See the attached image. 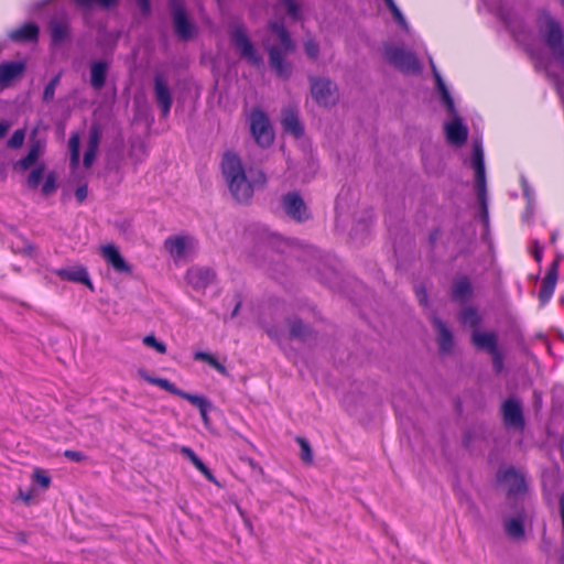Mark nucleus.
<instances>
[{
	"label": "nucleus",
	"mask_w": 564,
	"mask_h": 564,
	"mask_svg": "<svg viewBox=\"0 0 564 564\" xmlns=\"http://www.w3.org/2000/svg\"><path fill=\"white\" fill-rule=\"evenodd\" d=\"M220 169L231 196L238 203H248L254 191L267 184L264 172L258 166H246L235 152L224 153Z\"/></svg>",
	"instance_id": "nucleus-1"
},
{
	"label": "nucleus",
	"mask_w": 564,
	"mask_h": 564,
	"mask_svg": "<svg viewBox=\"0 0 564 564\" xmlns=\"http://www.w3.org/2000/svg\"><path fill=\"white\" fill-rule=\"evenodd\" d=\"M269 28L280 42L279 45L264 43L269 53V64L279 77L288 78L291 75L292 67L291 64L284 59V56L294 52L295 44L282 23L270 22Z\"/></svg>",
	"instance_id": "nucleus-2"
},
{
	"label": "nucleus",
	"mask_w": 564,
	"mask_h": 564,
	"mask_svg": "<svg viewBox=\"0 0 564 564\" xmlns=\"http://www.w3.org/2000/svg\"><path fill=\"white\" fill-rule=\"evenodd\" d=\"M538 28L554 61L564 70V31L562 26L547 12L542 11L538 17Z\"/></svg>",
	"instance_id": "nucleus-3"
},
{
	"label": "nucleus",
	"mask_w": 564,
	"mask_h": 564,
	"mask_svg": "<svg viewBox=\"0 0 564 564\" xmlns=\"http://www.w3.org/2000/svg\"><path fill=\"white\" fill-rule=\"evenodd\" d=\"M139 373L147 382L188 401L191 404L198 409L200 416L204 421L208 420V411L212 408V404L207 398L185 392L178 389L173 382H171L166 378L151 377L143 370H140Z\"/></svg>",
	"instance_id": "nucleus-4"
},
{
	"label": "nucleus",
	"mask_w": 564,
	"mask_h": 564,
	"mask_svg": "<svg viewBox=\"0 0 564 564\" xmlns=\"http://www.w3.org/2000/svg\"><path fill=\"white\" fill-rule=\"evenodd\" d=\"M471 167L475 172V191L484 221L488 220L487 184L484 150L481 143H474Z\"/></svg>",
	"instance_id": "nucleus-5"
},
{
	"label": "nucleus",
	"mask_w": 564,
	"mask_h": 564,
	"mask_svg": "<svg viewBox=\"0 0 564 564\" xmlns=\"http://www.w3.org/2000/svg\"><path fill=\"white\" fill-rule=\"evenodd\" d=\"M308 82L311 96L319 107L330 108L338 102L339 89L333 79L325 76H311Z\"/></svg>",
	"instance_id": "nucleus-6"
},
{
	"label": "nucleus",
	"mask_w": 564,
	"mask_h": 564,
	"mask_svg": "<svg viewBox=\"0 0 564 564\" xmlns=\"http://www.w3.org/2000/svg\"><path fill=\"white\" fill-rule=\"evenodd\" d=\"M383 55L389 64L403 73L414 74L419 73L421 69L420 62L415 54L401 46L386 44Z\"/></svg>",
	"instance_id": "nucleus-7"
},
{
	"label": "nucleus",
	"mask_w": 564,
	"mask_h": 564,
	"mask_svg": "<svg viewBox=\"0 0 564 564\" xmlns=\"http://www.w3.org/2000/svg\"><path fill=\"white\" fill-rule=\"evenodd\" d=\"M231 41L241 58L246 59L252 66H260L262 64V57L256 50L242 24L234 26Z\"/></svg>",
	"instance_id": "nucleus-8"
},
{
	"label": "nucleus",
	"mask_w": 564,
	"mask_h": 564,
	"mask_svg": "<svg viewBox=\"0 0 564 564\" xmlns=\"http://www.w3.org/2000/svg\"><path fill=\"white\" fill-rule=\"evenodd\" d=\"M45 163L40 162L30 171L26 177V186L31 189H36L40 186L41 180L44 177V182L41 187L43 196L48 197L54 194L57 189V175L54 171H50L44 175Z\"/></svg>",
	"instance_id": "nucleus-9"
},
{
	"label": "nucleus",
	"mask_w": 564,
	"mask_h": 564,
	"mask_svg": "<svg viewBox=\"0 0 564 564\" xmlns=\"http://www.w3.org/2000/svg\"><path fill=\"white\" fill-rule=\"evenodd\" d=\"M502 422L507 427L522 431L525 426L523 409L520 400L509 398L501 404Z\"/></svg>",
	"instance_id": "nucleus-10"
},
{
	"label": "nucleus",
	"mask_w": 564,
	"mask_h": 564,
	"mask_svg": "<svg viewBox=\"0 0 564 564\" xmlns=\"http://www.w3.org/2000/svg\"><path fill=\"white\" fill-rule=\"evenodd\" d=\"M249 126L252 137L259 141L260 139H273L272 127L267 115L259 110L253 109L249 115Z\"/></svg>",
	"instance_id": "nucleus-11"
},
{
	"label": "nucleus",
	"mask_w": 564,
	"mask_h": 564,
	"mask_svg": "<svg viewBox=\"0 0 564 564\" xmlns=\"http://www.w3.org/2000/svg\"><path fill=\"white\" fill-rule=\"evenodd\" d=\"M497 480L507 486L508 496H517L527 490L525 479L513 467L501 469L497 473Z\"/></svg>",
	"instance_id": "nucleus-12"
},
{
	"label": "nucleus",
	"mask_w": 564,
	"mask_h": 564,
	"mask_svg": "<svg viewBox=\"0 0 564 564\" xmlns=\"http://www.w3.org/2000/svg\"><path fill=\"white\" fill-rule=\"evenodd\" d=\"M172 18L175 33L182 40H189L195 34V26L189 21L182 4L174 2L172 6Z\"/></svg>",
	"instance_id": "nucleus-13"
},
{
	"label": "nucleus",
	"mask_w": 564,
	"mask_h": 564,
	"mask_svg": "<svg viewBox=\"0 0 564 564\" xmlns=\"http://www.w3.org/2000/svg\"><path fill=\"white\" fill-rule=\"evenodd\" d=\"M560 261L554 259L549 265L545 276L542 280L541 288L539 291V301L541 306H545L553 296L557 276H558Z\"/></svg>",
	"instance_id": "nucleus-14"
},
{
	"label": "nucleus",
	"mask_w": 564,
	"mask_h": 564,
	"mask_svg": "<svg viewBox=\"0 0 564 564\" xmlns=\"http://www.w3.org/2000/svg\"><path fill=\"white\" fill-rule=\"evenodd\" d=\"M283 208L286 215L296 221L302 223L310 218L307 207L296 192L288 193L283 196Z\"/></svg>",
	"instance_id": "nucleus-15"
},
{
	"label": "nucleus",
	"mask_w": 564,
	"mask_h": 564,
	"mask_svg": "<svg viewBox=\"0 0 564 564\" xmlns=\"http://www.w3.org/2000/svg\"><path fill=\"white\" fill-rule=\"evenodd\" d=\"M216 279V272L208 267H192L186 272V280L195 290H205Z\"/></svg>",
	"instance_id": "nucleus-16"
},
{
	"label": "nucleus",
	"mask_w": 564,
	"mask_h": 564,
	"mask_svg": "<svg viewBox=\"0 0 564 564\" xmlns=\"http://www.w3.org/2000/svg\"><path fill=\"white\" fill-rule=\"evenodd\" d=\"M195 240L191 236H182L175 235L170 236L164 240V248L169 252V254L175 259L180 260L185 257L187 248L194 247Z\"/></svg>",
	"instance_id": "nucleus-17"
},
{
	"label": "nucleus",
	"mask_w": 564,
	"mask_h": 564,
	"mask_svg": "<svg viewBox=\"0 0 564 564\" xmlns=\"http://www.w3.org/2000/svg\"><path fill=\"white\" fill-rule=\"evenodd\" d=\"M154 98L162 115L165 117L170 112L172 105V94L169 88L166 79L162 75H156L154 78Z\"/></svg>",
	"instance_id": "nucleus-18"
},
{
	"label": "nucleus",
	"mask_w": 564,
	"mask_h": 564,
	"mask_svg": "<svg viewBox=\"0 0 564 564\" xmlns=\"http://www.w3.org/2000/svg\"><path fill=\"white\" fill-rule=\"evenodd\" d=\"M25 63L22 61L4 62L0 64V86L9 87L13 80L20 78L25 70Z\"/></svg>",
	"instance_id": "nucleus-19"
},
{
	"label": "nucleus",
	"mask_w": 564,
	"mask_h": 564,
	"mask_svg": "<svg viewBox=\"0 0 564 564\" xmlns=\"http://www.w3.org/2000/svg\"><path fill=\"white\" fill-rule=\"evenodd\" d=\"M432 324L437 332V344L442 354H448L454 346V338L452 332L447 328L446 324L436 315L431 317Z\"/></svg>",
	"instance_id": "nucleus-20"
},
{
	"label": "nucleus",
	"mask_w": 564,
	"mask_h": 564,
	"mask_svg": "<svg viewBox=\"0 0 564 564\" xmlns=\"http://www.w3.org/2000/svg\"><path fill=\"white\" fill-rule=\"evenodd\" d=\"M48 29L54 44H61L69 37V20L65 14L53 17Z\"/></svg>",
	"instance_id": "nucleus-21"
},
{
	"label": "nucleus",
	"mask_w": 564,
	"mask_h": 564,
	"mask_svg": "<svg viewBox=\"0 0 564 564\" xmlns=\"http://www.w3.org/2000/svg\"><path fill=\"white\" fill-rule=\"evenodd\" d=\"M44 153L43 143H32L28 153L13 163V170L17 172H25L39 164L40 156Z\"/></svg>",
	"instance_id": "nucleus-22"
},
{
	"label": "nucleus",
	"mask_w": 564,
	"mask_h": 564,
	"mask_svg": "<svg viewBox=\"0 0 564 564\" xmlns=\"http://www.w3.org/2000/svg\"><path fill=\"white\" fill-rule=\"evenodd\" d=\"M104 259L117 271L121 273H130L131 267L126 262L117 247L107 245L101 248Z\"/></svg>",
	"instance_id": "nucleus-23"
},
{
	"label": "nucleus",
	"mask_w": 564,
	"mask_h": 564,
	"mask_svg": "<svg viewBox=\"0 0 564 564\" xmlns=\"http://www.w3.org/2000/svg\"><path fill=\"white\" fill-rule=\"evenodd\" d=\"M473 345L480 350H486L488 354L497 351L498 348V335L495 332H478L474 330L471 334Z\"/></svg>",
	"instance_id": "nucleus-24"
},
{
	"label": "nucleus",
	"mask_w": 564,
	"mask_h": 564,
	"mask_svg": "<svg viewBox=\"0 0 564 564\" xmlns=\"http://www.w3.org/2000/svg\"><path fill=\"white\" fill-rule=\"evenodd\" d=\"M54 273L64 281L82 283L89 286L90 289L93 288L89 274L86 268L82 265H77L70 269H57L54 271Z\"/></svg>",
	"instance_id": "nucleus-25"
},
{
	"label": "nucleus",
	"mask_w": 564,
	"mask_h": 564,
	"mask_svg": "<svg viewBox=\"0 0 564 564\" xmlns=\"http://www.w3.org/2000/svg\"><path fill=\"white\" fill-rule=\"evenodd\" d=\"M473 295V285L467 275L457 276L451 289V299L455 302H465Z\"/></svg>",
	"instance_id": "nucleus-26"
},
{
	"label": "nucleus",
	"mask_w": 564,
	"mask_h": 564,
	"mask_svg": "<svg viewBox=\"0 0 564 564\" xmlns=\"http://www.w3.org/2000/svg\"><path fill=\"white\" fill-rule=\"evenodd\" d=\"M453 119L445 124V132L448 141H466L468 137L467 127L462 122V120L455 115V111L452 113Z\"/></svg>",
	"instance_id": "nucleus-27"
},
{
	"label": "nucleus",
	"mask_w": 564,
	"mask_h": 564,
	"mask_svg": "<svg viewBox=\"0 0 564 564\" xmlns=\"http://www.w3.org/2000/svg\"><path fill=\"white\" fill-rule=\"evenodd\" d=\"M39 26L33 23H25L9 33V37L14 42H35L39 36Z\"/></svg>",
	"instance_id": "nucleus-28"
},
{
	"label": "nucleus",
	"mask_w": 564,
	"mask_h": 564,
	"mask_svg": "<svg viewBox=\"0 0 564 564\" xmlns=\"http://www.w3.org/2000/svg\"><path fill=\"white\" fill-rule=\"evenodd\" d=\"M181 454L186 457L193 466L202 473L206 479H208L212 482H216V478L214 474L210 471V469L203 463V460L195 454V452L186 446H183L181 448Z\"/></svg>",
	"instance_id": "nucleus-29"
},
{
	"label": "nucleus",
	"mask_w": 564,
	"mask_h": 564,
	"mask_svg": "<svg viewBox=\"0 0 564 564\" xmlns=\"http://www.w3.org/2000/svg\"><path fill=\"white\" fill-rule=\"evenodd\" d=\"M283 128L294 139H300L303 135V128L300 122L297 115L292 111H289L284 115L283 118Z\"/></svg>",
	"instance_id": "nucleus-30"
},
{
	"label": "nucleus",
	"mask_w": 564,
	"mask_h": 564,
	"mask_svg": "<svg viewBox=\"0 0 564 564\" xmlns=\"http://www.w3.org/2000/svg\"><path fill=\"white\" fill-rule=\"evenodd\" d=\"M108 65L105 62H96L90 67V83L96 89L104 87L106 82Z\"/></svg>",
	"instance_id": "nucleus-31"
},
{
	"label": "nucleus",
	"mask_w": 564,
	"mask_h": 564,
	"mask_svg": "<svg viewBox=\"0 0 564 564\" xmlns=\"http://www.w3.org/2000/svg\"><path fill=\"white\" fill-rule=\"evenodd\" d=\"M459 322L473 328H477L481 323V317L474 306H466L459 313Z\"/></svg>",
	"instance_id": "nucleus-32"
},
{
	"label": "nucleus",
	"mask_w": 564,
	"mask_h": 564,
	"mask_svg": "<svg viewBox=\"0 0 564 564\" xmlns=\"http://www.w3.org/2000/svg\"><path fill=\"white\" fill-rule=\"evenodd\" d=\"M433 73H434L436 86L441 94L442 100H443L444 105L446 106V108L448 109V111L453 113L454 112V100L451 97L449 91H448L443 78L441 77L440 73L435 69L434 66H433Z\"/></svg>",
	"instance_id": "nucleus-33"
},
{
	"label": "nucleus",
	"mask_w": 564,
	"mask_h": 564,
	"mask_svg": "<svg viewBox=\"0 0 564 564\" xmlns=\"http://www.w3.org/2000/svg\"><path fill=\"white\" fill-rule=\"evenodd\" d=\"M433 73H434L436 86L441 94L442 100H443L444 105L446 106V108L448 109V111L453 113L454 112V100L451 97L449 91H448L443 78L441 77L440 73L435 69L434 66H433Z\"/></svg>",
	"instance_id": "nucleus-34"
},
{
	"label": "nucleus",
	"mask_w": 564,
	"mask_h": 564,
	"mask_svg": "<svg viewBox=\"0 0 564 564\" xmlns=\"http://www.w3.org/2000/svg\"><path fill=\"white\" fill-rule=\"evenodd\" d=\"M194 359L198 361H204L207 365H209L212 368H214L216 371H218L223 376H228V371L226 367L220 364L212 354L206 351H196L194 354Z\"/></svg>",
	"instance_id": "nucleus-35"
},
{
	"label": "nucleus",
	"mask_w": 564,
	"mask_h": 564,
	"mask_svg": "<svg viewBox=\"0 0 564 564\" xmlns=\"http://www.w3.org/2000/svg\"><path fill=\"white\" fill-rule=\"evenodd\" d=\"M505 530L507 534L513 539L524 536V525L520 518H510L505 522Z\"/></svg>",
	"instance_id": "nucleus-36"
},
{
	"label": "nucleus",
	"mask_w": 564,
	"mask_h": 564,
	"mask_svg": "<svg viewBox=\"0 0 564 564\" xmlns=\"http://www.w3.org/2000/svg\"><path fill=\"white\" fill-rule=\"evenodd\" d=\"M279 6L284 8L288 15L294 21L302 19L301 3L297 0H280Z\"/></svg>",
	"instance_id": "nucleus-37"
},
{
	"label": "nucleus",
	"mask_w": 564,
	"mask_h": 564,
	"mask_svg": "<svg viewBox=\"0 0 564 564\" xmlns=\"http://www.w3.org/2000/svg\"><path fill=\"white\" fill-rule=\"evenodd\" d=\"M310 334L308 327L300 319L290 323V336L296 339H305Z\"/></svg>",
	"instance_id": "nucleus-38"
},
{
	"label": "nucleus",
	"mask_w": 564,
	"mask_h": 564,
	"mask_svg": "<svg viewBox=\"0 0 564 564\" xmlns=\"http://www.w3.org/2000/svg\"><path fill=\"white\" fill-rule=\"evenodd\" d=\"M296 443L300 445L301 448V459L305 464H312L313 463V452L311 448V445L308 441L304 437L297 436Z\"/></svg>",
	"instance_id": "nucleus-39"
},
{
	"label": "nucleus",
	"mask_w": 564,
	"mask_h": 564,
	"mask_svg": "<svg viewBox=\"0 0 564 564\" xmlns=\"http://www.w3.org/2000/svg\"><path fill=\"white\" fill-rule=\"evenodd\" d=\"M303 47H304V52L308 58H311L313 61L318 58L319 45L314 39H312V37L305 39Z\"/></svg>",
	"instance_id": "nucleus-40"
},
{
	"label": "nucleus",
	"mask_w": 564,
	"mask_h": 564,
	"mask_svg": "<svg viewBox=\"0 0 564 564\" xmlns=\"http://www.w3.org/2000/svg\"><path fill=\"white\" fill-rule=\"evenodd\" d=\"M98 144L99 143H88V148L84 153L83 160V164L86 169H89L93 165L97 155Z\"/></svg>",
	"instance_id": "nucleus-41"
},
{
	"label": "nucleus",
	"mask_w": 564,
	"mask_h": 564,
	"mask_svg": "<svg viewBox=\"0 0 564 564\" xmlns=\"http://www.w3.org/2000/svg\"><path fill=\"white\" fill-rule=\"evenodd\" d=\"M143 344L155 349L159 354L163 355L166 352V345L163 341L158 340L154 335H147L143 338Z\"/></svg>",
	"instance_id": "nucleus-42"
},
{
	"label": "nucleus",
	"mask_w": 564,
	"mask_h": 564,
	"mask_svg": "<svg viewBox=\"0 0 564 564\" xmlns=\"http://www.w3.org/2000/svg\"><path fill=\"white\" fill-rule=\"evenodd\" d=\"M80 143H69L70 169L75 171L79 165Z\"/></svg>",
	"instance_id": "nucleus-43"
},
{
	"label": "nucleus",
	"mask_w": 564,
	"mask_h": 564,
	"mask_svg": "<svg viewBox=\"0 0 564 564\" xmlns=\"http://www.w3.org/2000/svg\"><path fill=\"white\" fill-rule=\"evenodd\" d=\"M33 479L43 489H47L51 485V477L41 468H35L33 470Z\"/></svg>",
	"instance_id": "nucleus-44"
},
{
	"label": "nucleus",
	"mask_w": 564,
	"mask_h": 564,
	"mask_svg": "<svg viewBox=\"0 0 564 564\" xmlns=\"http://www.w3.org/2000/svg\"><path fill=\"white\" fill-rule=\"evenodd\" d=\"M61 75H56L45 87L43 93V100L48 102L52 101L54 98L55 89L57 85L59 84Z\"/></svg>",
	"instance_id": "nucleus-45"
},
{
	"label": "nucleus",
	"mask_w": 564,
	"mask_h": 564,
	"mask_svg": "<svg viewBox=\"0 0 564 564\" xmlns=\"http://www.w3.org/2000/svg\"><path fill=\"white\" fill-rule=\"evenodd\" d=\"M490 356H491V360H492L494 370L497 373H500L503 370V355H502V352L498 349L497 351L490 354Z\"/></svg>",
	"instance_id": "nucleus-46"
},
{
	"label": "nucleus",
	"mask_w": 564,
	"mask_h": 564,
	"mask_svg": "<svg viewBox=\"0 0 564 564\" xmlns=\"http://www.w3.org/2000/svg\"><path fill=\"white\" fill-rule=\"evenodd\" d=\"M63 455L75 463H80L87 459V456L80 451L66 449Z\"/></svg>",
	"instance_id": "nucleus-47"
},
{
	"label": "nucleus",
	"mask_w": 564,
	"mask_h": 564,
	"mask_svg": "<svg viewBox=\"0 0 564 564\" xmlns=\"http://www.w3.org/2000/svg\"><path fill=\"white\" fill-rule=\"evenodd\" d=\"M415 294H416L419 303L422 306H426L429 303L426 289L423 285H419L415 288Z\"/></svg>",
	"instance_id": "nucleus-48"
},
{
	"label": "nucleus",
	"mask_w": 564,
	"mask_h": 564,
	"mask_svg": "<svg viewBox=\"0 0 564 564\" xmlns=\"http://www.w3.org/2000/svg\"><path fill=\"white\" fill-rule=\"evenodd\" d=\"M394 17V19L398 21V23L404 29V30H408L409 26H408V23L403 17V14L401 13V11L399 10V8L394 4L392 6L391 8H389Z\"/></svg>",
	"instance_id": "nucleus-49"
},
{
	"label": "nucleus",
	"mask_w": 564,
	"mask_h": 564,
	"mask_svg": "<svg viewBox=\"0 0 564 564\" xmlns=\"http://www.w3.org/2000/svg\"><path fill=\"white\" fill-rule=\"evenodd\" d=\"M87 185H80L75 191L76 200L82 204L87 197Z\"/></svg>",
	"instance_id": "nucleus-50"
},
{
	"label": "nucleus",
	"mask_w": 564,
	"mask_h": 564,
	"mask_svg": "<svg viewBox=\"0 0 564 564\" xmlns=\"http://www.w3.org/2000/svg\"><path fill=\"white\" fill-rule=\"evenodd\" d=\"M130 152H131V154L139 153L141 155H145L147 154V144L141 143V142L131 143Z\"/></svg>",
	"instance_id": "nucleus-51"
},
{
	"label": "nucleus",
	"mask_w": 564,
	"mask_h": 564,
	"mask_svg": "<svg viewBox=\"0 0 564 564\" xmlns=\"http://www.w3.org/2000/svg\"><path fill=\"white\" fill-rule=\"evenodd\" d=\"M25 138V131L23 129H18L12 134L11 139L9 141H24Z\"/></svg>",
	"instance_id": "nucleus-52"
},
{
	"label": "nucleus",
	"mask_w": 564,
	"mask_h": 564,
	"mask_svg": "<svg viewBox=\"0 0 564 564\" xmlns=\"http://www.w3.org/2000/svg\"><path fill=\"white\" fill-rule=\"evenodd\" d=\"M137 4L139 6L140 10L143 13H148L150 10V3L149 0H135Z\"/></svg>",
	"instance_id": "nucleus-53"
},
{
	"label": "nucleus",
	"mask_w": 564,
	"mask_h": 564,
	"mask_svg": "<svg viewBox=\"0 0 564 564\" xmlns=\"http://www.w3.org/2000/svg\"><path fill=\"white\" fill-rule=\"evenodd\" d=\"M533 257L535 259L536 262H541L542 261V258H543V251H542V248H540L538 246V243H535V248L533 250Z\"/></svg>",
	"instance_id": "nucleus-54"
},
{
	"label": "nucleus",
	"mask_w": 564,
	"mask_h": 564,
	"mask_svg": "<svg viewBox=\"0 0 564 564\" xmlns=\"http://www.w3.org/2000/svg\"><path fill=\"white\" fill-rule=\"evenodd\" d=\"M9 124L6 122H0V139L3 138L9 130Z\"/></svg>",
	"instance_id": "nucleus-55"
},
{
	"label": "nucleus",
	"mask_w": 564,
	"mask_h": 564,
	"mask_svg": "<svg viewBox=\"0 0 564 564\" xmlns=\"http://www.w3.org/2000/svg\"><path fill=\"white\" fill-rule=\"evenodd\" d=\"M240 306H241V302H240V301H238V302L236 303V306H235V308H234L232 313H231V316H232V317H234V316H236V315L238 314V312H239V310H240Z\"/></svg>",
	"instance_id": "nucleus-56"
},
{
	"label": "nucleus",
	"mask_w": 564,
	"mask_h": 564,
	"mask_svg": "<svg viewBox=\"0 0 564 564\" xmlns=\"http://www.w3.org/2000/svg\"><path fill=\"white\" fill-rule=\"evenodd\" d=\"M437 236H438V230L433 231L430 236L431 241L435 242V240L437 239Z\"/></svg>",
	"instance_id": "nucleus-57"
},
{
	"label": "nucleus",
	"mask_w": 564,
	"mask_h": 564,
	"mask_svg": "<svg viewBox=\"0 0 564 564\" xmlns=\"http://www.w3.org/2000/svg\"><path fill=\"white\" fill-rule=\"evenodd\" d=\"M23 143H18V142H14V143H8V145H10L11 148H19L21 147Z\"/></svg>",
	"instance_id": "nucleus-58"
},
{
	"label": "nucleus",
	"mask_w": 564,
	"mask_h": 564,
	"mask_svg": "<svg viewBox=\"0 0 564 564\" xmlns=\"http://www.w3.org/2000/svg\"><path fill=\"white\" fill-rule=\"evenodd\" d=\"M386 3L388 4L389 8H391L392 6H394V1L393 0H384Z\"/></svg>",
	"instance_id": "nucleus-59"
},
{
	"label": "nucleus",
	"mask_w": 564,
	"mask_h": 564,
	"mask_svg": "<svg viewBox=\"0 0 564 564\" xmlns=\"http://www.w3.org/2000/svg\"><path fill=\"white\" fill-rule=\"evenodd\" d=\"M21 497L24 501H29L31 499V496L30 495H22L21 494Z\"/></svg>",
	"instance_id": "nucleus-60"
},
{
	"label": "nucleus",
	"mask_w": 564,
	"mask_h": 564,
	"mask_svg": "<svg viewBox=\"0 0 564 564\" xmlns=\"http://www.w3.org/2000/svg\"><path fill=\"white\" fill-rule=\"evenodd\" d=\"M68 141H70V142L78 141V138H77V135H72Z\"/></svg>",
	"instance_id": "nucleus-61"
},
{
	"label": "nucleus",
	"mask_w": 564,
	"mask_h": 564,
	"mask_svg": "<svg viewBox=\"0 0 564 564\" xmlns=\"http://www.w3.org/2000/svg\"><path fill=\"white\" fill-rule=\"evenodd\" d=\"M558 93H560V95H561V97H562V99H563V101H564V93L562 91V89H561V88H558Z\"/></svg>",
	"instance_id": "nucleus-62"
},
{
	"label": "nucleus",
	"mask_w": 564,
	"mask_h": 564,
	"mask_svg": "<svg viewBox=\"0 0 564 564\" xmlns=\"http://www.w3.org/2000/svg\"><path fill=\"white\" fill-rule=\"evenodd\" d=\"M97 138H98V137L94 134V135L91 137V139H90V142L97 141Z\"/></svg>",
	"instance_id": "nucleus-63"
},
{
	"label": "nucleus",
	"mask_w": 564,
	"mask_h": 564,
	"mask_svg": "<svg viewBox=\"0 0 564 564\" xmlns=\"http://www.w3.org/2000/svg\"><path fill=\"white\" fill-rule=\"evenodd\" d=\"M560 302L564 304V296L560 299Z\"/></svg>",
	"instance_id": "nucleus-64"
}]
</instances>
